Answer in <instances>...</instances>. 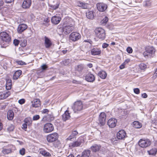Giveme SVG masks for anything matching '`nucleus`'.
Instances as JSON below:
<instances>
[{"instance_id": "nucleus-1", "label": "nucleus", "mask_w": 157, "mask_h": 157, "mask_svg": "<svg viewBox=\"0 0 157 157\" xmlns=\"http://www.w3.org/2000/svg\"><path fill=\"white\" fill-rule=\"evenodd\" d=\"M75 28V25L69 23L64 22L62 27L59 25L57 28V32L60 35L63 34L67 35L69 34Z\"/></svg>"}, {"instance_id": "nucleus-2", "label": "nucleus", "mask_w": 157, "mask_h": 157, "mask_svg": "<svg viewBox=\"0 0 157 157\" xmlns=\"http://www.w3.org/2000/svg\"><path fill=\"white\" fill-rule=\"evenodd\" d=\"M0 38L1 43L3 47H6L8 46L11 40V37L10 35L5 31L0 33Z\"/></svg>"}, {"instance_id": "nucleus-3", "label": "nucleus", "mask_w": 157, "mask_h": 157, "mask_svg": "<svg viewBox=\"0 0 157 157\" xmlns=\"http://www.w3.org/2000/svg\"><path fill=\"white\" fill-rule=\"evenodd\" d=\"M83 105L82 102L80 100H78L75 101L72 107L74 112L79 113L82 110Z\"/></svg>"}, {"instance_id": "nucleus-4", "label": "nucleus", "mask_w": 157, "mask_h": 157, "mask_svg": "<svg viewBox=\"0 0 157 157\" xmlns=\"http://www.w3.org/2000/svg\"><path fill=\"white\" fill-rule=\"evenodd\" d=\"M95 35L96 37L101 40H104L105 38V33L104 29L101 27L96 28L94 30Z\"/></svg>"}, {"instance_id": "nucleus-5", "label": "nucleus", "mask_w": 157, "mask_h": 157, "mask_svg": "<svg viewBox=\"0 0 157 157\" xmlns=\"http://www.w3.org/2000/svg\"><path fill=\"white\" fill-rule=\"evenodd\" d=\"M151 141L148 139H141L138 142L139 146L142 148L148 147L151 145Z\"/></svg>"}, {"instance_id": "nucleus-6", "label": "nucleus", "mask_w": 157, "mask_h": 157, "mask_svg": "<svg viewBox=\"0 0 157 157\" xmlns=\"http://www.w3.org/2000/svg\"><path fill=\"white\" fill-rule=\"evenodd\" d=\"M58 137V134L56 132H54L47 135L46 139L48 142L52 143L56 141Z\"/></svg>"}, {"instance_id": "nucleus-7", "label": "nucleus", "mask_w": 157, "mask_h": 157, "mask_svg": "<svg viewBox=\"0 0 157 157\" xmlns=\"http://www.w3.org/2000/svg\"><path fill=\"white\" fill-rule=\"evenodd\" d=\"M84 142V140L82 137H79L78 140L73 142L69 144V147L71 148L80 146L81 144Z\"/></svg>"}, {"instance_id": "nucleus-8", "label": "nucleus", "mask_w": 157, "mask_h": 157, "mask_svg": "<svg viewBox=\"0 0 157 157\" xmlns=\"http://www.w3.org/2000/svg\"><path fill=\"white\" fill-rule=\"evenodd\" d=\"M145 51L144 52L145 56H151L153 54L155 53V49L152 46H147L145 48Z\"/></svg>"}, {"instance_id": "nucleus-9", "label": "nucleus", "mask_w": 157, "mask_h": 157, "mask_svg": "<svg viewBox=\"0 0 157 157\" xmlns=\"http://www.w3.org/2000/svg\"><path fill=\"white\" fill-rule=\"evenodd\" d=\"M54 130V126L51 123H47L44 125L43 131L45 133L51 132H52Z\"/></svg>"}, {"instance_id": "nucleus-10", "label": "nucleus", "mask_w": 157, "mask_h": 157, "mask_svg": "<svg viewBox=\"0 0 157 157\" xmlns=\"http://www.w3.org/2000/svg\"><path fill=\"white\" fill-rule=\"evenodd\" d=\"M106 119V114L104 112H101L98 118L99 124L100 126H103L105 125Z\"/></svg>"}, {"instance_id": "nucleus-11", "label": "nucleus", "mask_w": 157, "mask_h": 157, "mask_svg": "<svg viewBox=\"0 0 157 157\" xmlns=\"http://www.w3.org/2000/svg\"><path fill=\"white\" fill-rule=\"evenodd\" d=\"M96 7L98 11L100 12H103L106 10L108 6L106 3L103 2H98L97 3Z\"/></svg>"}, {"instance_id": "nucleus-12", "label": "nucleus", "mask_w": 157, "mask_h": 157, "mask_svg": "<svg viewBox=\"0 0 157 157\" xmlns=\"http://www.w3.org/2000/svg\"><path fill=\"white\" fill-rule=\"evenodd\" d=\"M81 37L80 34L77 32H73L69 36V39L75 42L78 40Z\"/></svg>"}, {"instance_id": "nucleus-13", "label": "nucleus", "mask_w": 157, "mask_h": 157, "mask_svg": "<svg viewBox=\"0 0 157 157\" xmlns=\"http://www.w3.org/2000/svg\"><path fill=\"white\" fill-rule=\"evenodd\" d=\"M117 123V120L114 118H112L108 120L107 124L110 128H114L116 127Z\"/></svg>"}, {"instance_id": "nucleus-14", "label": "nucleus", "mask_w": 157, "mask_h": 157, "mask_svg": "<svg viewBox=\"0 0 157 157\" xmlns=\"http://www.w3.org/2000/svg\"><path fill=\"white\" fill-rule=\"evenodd\" d=\"M32 105L31 107L33 108H38L40 107L41 105L40 100L39 98L34 99L33 101H31Z\"/></svg>"}, {"instance_id": "nucleus-15", "label": "nucleus", "mask_w": 157, "mask_h": 157, "mask_svg": "<svg viewBox=\"0 0 157 157\" xmlns=\"http://www.w3.org/2000/svg\"><path fill=\"white\" fill-rule=\"evenodd\" d=\"M101 51L100 48H92L90 51V54L94 56L100 55Z\"/></svg>"}, {"instance_id": "nucleus-16", "label": "nucleus", "mask_w": 157, "mask_h": 157, "mask_svg": "<svg viewBox=\"0 0 157 157\" xmlns=\"http://www.w3.org/2000/svg\"><path fill=\"white\" fill-rule=\"evenodd\" d=\"M126 134L124 130H121L117 133V136L118 139L122 140L126 137Z\"/></svg>"}, {"instance_id": "nucleus-17", "label": "nucleus", "mask_w": 157, "mask_h": 157, "mask_svg": "<svg viewBox=\"0 0 157 157\" xmlns=\"http://www.w3.org/2000/svg\"><path fill=\"white\" fill-rule=\"evenodd\" d=\"M85 78L86 81L90 82H93L95 80L94 76L91 73H88L85 76Z\"/></svg>"}, {"instance_id": "nucleus-18", "label": "nucleus", "mask_w": 157, "mask_h": 157, "mask_svg": "<svg viewBox=\"0 0 157 157\" xmlns=\"http://www.w3.org/2000/svg\"><path fill=\"white\" fill-rule=\"evenodd\" d=\"M31 0H24L22 5V7L25 9L29 8L31 5Z\"/></svg>"}, {"instance_id": "nucleus-19", "label": "nucleus", "mask_w": 157, "mask_h": 157, "mask_svg": "<svg viewBox=\"0 0 157 157\" xmlns=\"http://www.w3.org/2000/svg\"><path fill=\"white\" fill-rule=\"evenodd\" d=\"M61 20V18L59 16H54L51 18V22L52 24L57 25L59 24Z\"/></svg>"}, {"instance_id": "nucleus-20", "label": "nucleus", "mask_w": 157, "mask_h": 157, "mask_svg": "<svg viewBox=\"0 0 157 157\" xmlns=\"http://www.w3.org/2000/svg\"><path fill=\"white\" fill-rule=\"evenodd\" d=\"M44 38L45 47L46 48H49L52 45V42L46 36H45Z\"/></svg>"}, {"instance_id": "nucleus-21", "label": "nucleus", "mask_w": 157, "mask_h": 157, "mask_svg": "<svg viewBox=\"0 0 157 157\" xmlns=\"http://www.w3.org/2000/svg\"><path fill=\"white\" fill-rule=\"evenodd\" d=\"M77 6L82 9H87L89 8V4L79 1L77 2Z\"/></svg>"}, {"instance_id": "nucleus-22", "label": "nucleus", "mask_w": 157, "mask_h": 157, "mask_svg": "<svg viewBox=\"0 0 157 157\" xmlns=\"http://www.w3.org/2000/svg\"><path fill=\"white\" fill-rule=\"evenodd\" d=\"M22 71L21 70H17L15 71L13 76V79L14 80H16L20 76L22 75Z\"/></svg>"}, {"instance_id": "nucleus-23", "label": "nucleus", "mask_w": 157, "mask_h": 157, "mask_svg": "<svg viewBox=\"0 0 157 157\" xmlns=\"http://www.w3.org/2000/svg\"><path fill=\"white\" fill-rule=\"evenodd\" d=\"M27 28V25L24 24L20 25L17 28V32L19 33H21Z\"/></svg>"}, {"instance_id": "nucleus-24", "label": "nucleus", "mask_w": 157, "mask_h": 157, "mask_svg": "<svg viewBox=\"0 0 157 157\" xmlns=\"http://www.w3.org/2000/svg\"><path fill=\"white\" fill-rule=\"evenodd\" d=\"M70 113H69V111L67 110L65 111L64 114L62 115V119L63 121H66L68 120L71 117Z\"/></svg>"}, {"instance_id": "nucleus-25", "label": "nucleus", "mask_w": 157, "mask_h": 157, "mask_svg": "<svg viewBox=\"0 0 157 157\" xmlns=\"http://www.w3.org/2000/svg\"><path fill=\"white\" fill-rule=\"evenodd\" d=\"M87 17L90 19H93L94 18L95 15V12L93 10L88 11L86 13Z\"/></svg>"}, {"instance_id": "nucleus-26", "label": "nucleus", "mask_w": 157, "mask_h": 157, "mask_svg": "<svg viewBox=\"0 0 157 157\" xmlns=\"http://www.w3.org/2000/svg\"><path fill=\"white\" fill-rule=\"evenodd\" d=\"M10 95V92L8 91L6 92L0 93V99H5L8 97Z\"/></svg>"}, {"instance_id": "nucleus-27", "label": "nucleus", "mask_w": 157, "mask_h": 157, "mask_svg": "<svg viewBox=\"0 0 157 157\" xmlns=\"http://www.w3.org/2000/svg\"><path fill=\"white\" fill-rule=\"evenodd\" d=\"M14 117V113L13 111L12 110H9L7 112V118L10 120H12Z\"/></svg>"}, {"instance_id": "nucleus-28", "label": "nucleus", "mask_w": 157, "mask_h": 157, "mask_svg": "<svg viewBox=\"0 0 157 157\" xmlns=\"http://www.w3.org/2000/svg\"><path fill=\"white\" fill-rule=\"evenodd\" d=\"M78 133L76 130L73 131L72 132L71 134L67 139V140H71L72 139L75 137Z\"/></svg>"}, {"instance_id": "nucleus-29", "label": "nucleus", "mask_w": 157, "mask_h": 157, "mask_svg": "<svg viewBox=\"0 0 157 157\" xmlns=\"http://www.w3.org/2000/svg\"><path fill=\"white\" fill-rule=\"evenodd\" d=\"M40 153L44 156L50 157L51 156V154L49 152L43 149H40Z\"/></svg>"}, {"instance_id": "nucleus-30", "label": "nucleus", "mask_w": 157, "mask_h": 157, "mask_svg": "<svg viewBox=\"0 0 157 157\" xmlns=\"http://www.w3.org/2000/svg\"><path fill=\"white\" fill-rule=\"evenodd\" d=\"M12 82L11 79L9 78L6 79V88L9 90L11 89L12 87Z\"/></svg>"}, {"instance_id": "nucleus-31", "label": "nucleus", "mask_w": 157, "mask_h": 157, "mask_svg": "<svg viewBox=\"0 0 157 157\" xmlns=\"http://www.w3.org/2000/svg\"><path fill=\"white\" fill-rule=\"evenodd\" d=\"M107 75L106 72L103 70L100 71L98 73V76L103 79H105L106 78Z\"/></svg>"}, {"instance_id": "nucleus-32", "label": "nucleus", "mask_w": 157, "mask_h": 157, "mask_svg": "<svg viewBox=\"0 0 157 157\" xmlns=\"http://www.w3.org/2000/svg\"><path fill=\"white\" fill-rule=\"evenodd\" d=\"M101 146L97 144H94L90 147V149L93 152H96L98 151L101 148Z\"/></svg>"}, {"instance_id": "nucleus-33", "label": "nucleus", "mask_w": 157, "mask_h": 157, "mask_svg": "<svg viewBox=\"0 0 157 157\" xmlns=\"http://www.w3.org/2000/svg\"><path fill=\"white\" fill-rule=\"evenodd\" d=\"M24 122L28 126H31L32 124L33 121L32 118L30 117H27L24 120Z\"/></svg>"}, {"instance_id": "nucleus-34", "label": "nucleus", "mask_w": 157, "mask_h": 157, "mask_svg": "<svg viewBox=\"0 0 157 157\" xmlns=\"http://www.w3.org/2000/svg\"><path fill=\"white\" fill-rule=\"evenodd\" d=\"M90 154V151L89 150H85L82 153V157H89Z\"/></svg>"}, {"instance_id": "nucleus-35", "label": "nucleus", "mask_w": 157, "mask_h": 157, "mask_svg": "<svg viewBox=\"0 0 157 157\" xmlns=\"http://www.w3.org/2000/svg\"><path fill=\"white\" fill-rule=\"evenodd\" d=\"M142 124L138 121H134L133 122V127L136 128H139L141 127Z\"/></svg>"}, {"instance_id": "nucleus-36", "label": "nucleus", "mask_w": 157, "mask_h": 157, "mask_svg": "<svg viewBox=\"0 0 157 157\" xmlns=\"http://www.w3.org/2000/svg\"><path fill=\"white\" fill-rule=\"evenodd\" d=\"M149 154L150 155H155L157 152V149L156 148H152L150 151H147Z\"/></svg>"}, {"instance_id": "nucleus-37", "label": "nucleus", "mask_w": 157, "mask_h": 157, "mask_svg": "<svg viewBox=\"0 0 157 157\" xmlns=\"http://www.w3.org/2000/svg\"><path fill=\"white\" fill-rule=\"evenodd\" d=\"M83 66L81 65H79L76 66L75 67V70L78 72H81L83 70Z\"/></svg>"}, {"instance_id": "nucleus-38", "label": "nucleus", "mask_w": 157, "mask_h": 157, "mask_svg": "<svg viewBox=\"0 0 157 157\" xmlns=\"http://www.w3.org/2000/svg\"><path fill=\"white\" fill-rule=\"evenodd\" d=\"M50 6L53 10H55L58 8L59 6V3L57 2L56 4H50Z\"/></svg>"}, {"instance_id": "nucleus-39", "label": "nucleus", "mask_w": 157, "mask_h": 157, "mask_svg": "<svg viewBox=\"0 0 157 157\" xmlns=\"http://www.w3.org/2000/svg\"><path fill=\"white\" fill-rule=\"evenodd\" d=\"M27 44V40L24 39H21V40L20 45L23 47H25Z\"/></svg>"}, {"instance_id": "nucleus-40", "label": "nucleus", "mask_w": 157, "mask_h": 157, "mask_svg": "<svg viewBox=\"0 0 157 157\" xmlns=\"http://www.w3.org/2000/svg\"><path fill=\"white\" fill-rule=\"evenodd\" d=\"M140 69L141 70H144L147 67V65L144 63H141L139 65Z\"/></svg>"}, {"instance_id": "nucleus-41", "label": "nucleus", "mask_w": 157, "mask_h": 157, "mask_svg": "<svg viewBox=\"0 0 157 157\" xmlns=\"http://www.w3.org/2000/svg\"><path fill=\"white\" fill-rule=\"evenodd\" d=\"M108 18L107 17H105L101 21V24H105L107 23L108 21Z\"/></svg>"}, {"instance_id": "nucleus-42", "label": "nucleus", "mask_w": 157, "mask_h": 157, "mask_svg": "<svg viewBox=\"0 0 157 157\" xmlns=\"http://www.w3.org/2000/svg\"><path fill=\"white\" fill-rule=\"evenodd\" d=\"M2 152L4 154H7L11 152V150L9 149H4L2 151Z\"/></svg>"}, {"instance_id": "nucleus-43", "label": "nucleus", "mask_w": 157, "mask_h": 157, "mask_svg": "<svg viewBox=\"0 0 157 157\" xmlns=\"http://www.w3.org/2000/svg\"><path fill=\"white\" fill-rule=\"evenodd\" d=\"M63 64L65 66L69 65L70 61L69 59H66L63 61Z\"/></svg>"}, {"instance_id": "nucleus-44", "label": "nucleus", "mask_w": 157, "mask_h": 157, "mask_svg": "<svg viewBox=\"0 0 157 157\" xmlns=\"http://www.w3.org/2000/svg\"><path fill=\"white\" fill-rule=\"evenodd\" d=\"M17 63L19 65H24L26 64V63L22 60L17 61H16Z\"/></svg>"}, {"instance_id": "nucleus-45", "label": "nucleus", "mask_w": 157, "mask_h": 157, "mask_svg": "<svg viewBox=\"0 0 157 157\" xmlns=\"http://www.w3.org/2000/svg\"><path fill=\"white\" fill-rule=\"evenodd\" d=\"M14 129V126L12 124H11L8 128L7 130L9 132H11Z\"/></svg>"}, {"instance_id": "nucleus-46", "label": "nucleus", "mask_w": 157, "mask_h": 157, "mask_svg": "<svg viewBox=\"0 0 157 157\" xmlns=\"http://www.w3.org/2000/svg\"><path fill=\"white\" fill-rule=\"evenodd\" d=\"M25 150L24 148H22L19 151V153L20 155H23L25 154Z\"/></svg>"}, {"instance_id": "nucleus-47", "label": "nucleus", "mask_w": 157, "mask_h": 157, "mask_svg": "<svg viewBox=\"0 0 157 157\" xmlns=\"http://www.w3.org/2000/svg\"><path fill=\"white\" fill-rule=\"evenodd\" d=\"M127 52L129 53H132L133 50L132 48L129 47H128L126 49Z\"/></svg>"}, {"instance_id": "nucleus-48", "label": "nucleus", "mask_w": 157, "mask_h": 157, "mask_svg": "<svg viewBox=\"0 0 157 157\" xmlns=\"http://www.w3.org/2000/svg\"><path fill=\"white\" fill-rule=\"evenodd\" d=\"M13 43L15 46H18L19 43V41L18 40L15 39L13 40Z\"/></svg>"}, {"instance_id": "nucleus-49", "label": "nucleus", "mask_w": 157, "mask_h": 157, "mask_svg": "<svg viewBox=\"0 0 157 157\" xmlns=\"http://www.w3.org/2000/svg\"><path fill=\"white\" fill-rule=\"evenodd\" d=\"M40 118V117L39 115H36L33 116V121H36L39 120Z\"/></svg>"}, {"instance_id": "nucleus-50", "label": "nucleus", "mask_w": 157, "mask_h": 157, "mask_svg": "<svg viewBox=\"0 0 157 157\" xmlns=\"http://www.w3.org/2000/svg\"><path fill=\"white\" fill-rule=\"evenodd\" d=\"M48 67L47 65L45 64H43L41 66V69L43 71L46 70Z\"/></svg>"}, {"instance_id": "nucleus-51", "label": "nucleus", "mask_w": 157, "mask_h": 157, "mask_svg": "<svg viewBox=\"0 0 157 157\" xmlns=\"http://www.w3.org/2000/svg\"><path fill=\"white\" fill-rule=\"evenodd\" d=\"M133 90L134 92L136 94H139L140 93V90L138 88H135Z\"/></svg>"}, {"instance_id": "nucleus-52", "label": "nucleus", "mask_w": 157, "mask_h": 157, "mask_svg": "<svg viewBox=\"0 0 157 157\" xmlns=\"http://www.w3.org/2000/svg\"><path fill=\"white\" fill-rule=\"evenodd\" d=\"M25 100L24 99H21L18 101V103L20 104H23L25 102Z\"/></svg>"}, {"instance_id": "nucleus-53", "label": "nucleus", "mask_w": 157, "mask_h": 157, "mask_svg": "<svg viewBox=\"0 0 157 157\" xmlns=\"http://www.w3.org/2000/svg\"><path fill=\"white\" fill-rule=\"evenodd\" d=\"M42 113H48L49 112V110L46 109H43L41 111Z\"/></svg>"}, {"instance_id": "nucleus-54", "label": "nucleus", "mask_w": 157, "mask_h": 157, "mask_svg": "<svg viewBox=\"0 0 157 157\" xmlns=\"http://www.w3.org/2000/svg\"><path fill=\"white\" fill-rule=\"evenodd\" d=\"M44 23H43L44 24H46L48 23L50 21V20L49 18H47L45 19L44 20Z\"/></svg>"}, {"instance_id": "nucleus-55", "label": "nucleus", "mask_w": 157, "mask_h": 157, "mask_svg": "<svg viewBox=\"0 0 157 157\" xmlns=\"http://www.w3.org/2000/svg\"><path fill=\"white\" fill-rule=\"evenodd\" d=\"M27 125H28L27 124H26L25 123H24L22 124V128L23 129H24L25 131H26Z\"/></svg>"}, {"instance_id": "nucleus-56", "label": "nucleus", "mask_w": 157, "mask_h": 157, "mask_svg": "<svg viewBox=\"0 0 157 157\" xmlns=\"http://www.w3.org/2000/svg\"><path fill=\"white\" fill-rule=\"evenodd\" d=\"M109 45V44L106 43H104L102 44V48H107Z\"/></svg>"}, {"instance_id": "nucleus-57", "label": "nucleus", "mask_w": 157, "mask_h": 157, "mask_svg": "<svg viewBox=\"0 0 157 157\" xmlns=\"http://www.w3.org/2000/svg\"><path fill=\"white\" fill-rule=\"evenodd\" d=\"M130 61V60L129 59H126L123 62L124 63L125 65L128 64Z\"/></svg>"}, {"instance_id": "nucleus-58", "label": "nucleus", "mask_w": 157, "mask_h": 157, "mask_svg": "<svg viewBox=\"0 0 157 157\" xmlns=\"http://www.w3.org/2000/svg\"><path fill=\"white\" fill-rule=\"evenodd\" d=\"M125 65L123 63L120 66L119 68L120 69H122L125 67Z\"/></svg>"}, {"instance_id": "nucleus-59", "label": "nucleus", "mask_w": 157, "mask_h": 157, "mask_svg": "<svg viewBox=\"0 0 157 157\" xmlns=\"http://www.w3.org/2000/svg\"><path fill=\"white\" fill-rule=\"evenodd\" d=\"M142 97L144 98H146L147 97V95L146 93H144L141 95Z\"/></svg>"}, {"instance_id": "nucleus-60", "label": "nucleus", "mask_w": 157, "mask_h": 157, "mask_svg": "<svg viewBox=\"0 0 157 157\" xmlns=\"http://www.w3.org/2000/svg\"><path fill=\"white\" fill-rule=\"evenodd\" d=\"M4 2L6 3H10L13 2L14 0H4Z\"/></svg>"}, {"instance_id": "nucleus-61", "label": "nucleus", "mask_w": 157, "mask_h": 157, "mask_svg": "<svg viewBox=\"0 0 157 157\" xmlns=\"http://www.w3.org/2000/svg\"><path fill=\"white\" fill-rule=\"evenodd\" d=\"M154 75L156 77H157V67L155 70V72L154 73Z\"/></svg>"}, {"instance_id": "nucleus-62", "label": "nucleus", "mask_w": 157, "mask_h": 157, "mask_svg": "<svg viewBox=\"0 0 157 157\" xmlns=\"http://www.w3.org/2000/svg\"><path fill=\"white\" fill-rule=\"evenodd\" d=\"M4 4V2L2 0H0V7L3 5Z\"/></svg>"}, {"instance_id": "nucleus-63", "label": "nucleus", "mask_w": 157, "mask_h": 157, "mask_svg": "<svg viewBox=\"0 0 157 157\" xmlns=\"http://www.w3.org/2000/svg\"><path fill=\"white\" fill-rule=\"evenodd\" d=\"M3 125L2 123H0V131L2 129Z\"/></svg>"}, {"instance_id": "nucleus-64", "label": "nucleus", "mask_w": 157, "mask_h": 157, "mask_svg": "<svg viewBox=\"0 0 157 157\" xmlns=\"http://www.w3.org/2000/svg\"><path fill=\"white\" fill-rule=\"evenodd\" d=\"M87 66L90 68H91L93 67V65L91 63H89L87 64Z\"/></svg>"}]
</instances>
